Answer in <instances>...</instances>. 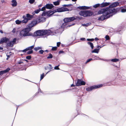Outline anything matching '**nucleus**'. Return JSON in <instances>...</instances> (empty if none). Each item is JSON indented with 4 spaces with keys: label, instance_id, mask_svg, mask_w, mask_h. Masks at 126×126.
I'll list each match as a JSON object with an SVG mask.
<instances>
[{
    "label": "nucleus",
    "instance_id": "obj_1",
    "mask_svg": "<svg viewBox=\"0 0 126 126\" xmlns=\"http://www.w3.org/2000/svg\"><path fill=\"white\" fill-rule=\"evenodd\" d=\"M57 32L53 31L52 29L51 30H39L36 31L34 33L33 35L34 36H43V37L45 38L48 35H54L55 33Z\"/></svg>",
    "mask_w": 126,
    "mask_h": 126
},
{
    "label": "nucleus",
    "instance_id": "obj_2",
    "mask_svg": "<svg viewBox=\"0 0 126 126\" xmlns=\"http://www.w3.org/2000/svg\"><path fill=\"white\" fill-rule=\"evenodd\" d=\"M105 8L101 9L98 12V14H102L103 15L99 17L98 19L100 20H103L109 18L113 16Z\"/></svg>",
    "mask_w": 126,
    "mask_h": 126
},
{
    "label": "nucleus",
    "instance_id": "obj_3",
    "mask_svg": "<svg viewBox=\"0 0 126 126\" xmlns=\"http://www.w3.org/2000/svg\"><path fill=\"white\" fill-rule=\"evenodd\" d=\"M119 4V2H114L110 5L109 7L105 8L109 12V13H110L112 15H113L116 14L117 12L119 10L118 8L115 9L114 8L118 6Z\"/></svg>",
    "mask_w": 126,
    "mask_h": 126
},
{
    "label": "nucleus",
    "instance_id": "obj_4",
    "mask_svg": "<svg viewBox=\"0 0 126 126\" xmlns=\"http://www.w3.org/2000/svg\"><path fill=\"white\" fill-rule=\"evenodd\" d=\"M31 30L28 27L23 29L20 32L19 35L22 37L32 35V34L29 32Z\"/></svg>",
    "mask_w": 126,
    "mask_h": 126
},
{
    "label": "nucleus",
    "instance_id": "obj_5",
    "mask_svg": "<svg viewBox=\"0 0 126 126\" xmlns=\"http://www.w3.org/2000/svg\"><path fill=\"white\" fill-rule=\"evenodd\" d=\"M67 25V23L64 22L63 23L61 26L59 28L56 27L52 29V30L53 31H55V32H57V33H56L55 34L58 33H61L62 31H63V29Z\"/></svg>",
    "mask_w": 126,
    "mask_h": 126
},
{
    "label": "nucleus",
    "instance_id": "obj_6",
    "mask_svg": "<svg viewBox=\"0 0 126 126\" xmlns=\"http://www.w3.org/2000/svg\"><path fill=\"white\" fill-rule=\"evenodd\" d=\"M35 16L33 15H30L29 14H26V16L24 15L23 16V18L24 19L22 20V22H25V23H26L29 20H31V19L34 17Z\"/></svg>",
    "mask_w": 126,
    "mask_h": 126
},
{
    "label": "nucleus",
    "instance_id": "obj_7",
    "mask_svg": "<svg viewBox=\"0 0 126 126\" xmlns=\"http://www.w3.org/2000/svg\"><path fill=\"white\" fill-rule=\"evenodd\" d=\"M103 86L102 84L94 85L91 86L87 88L86 90L88 91H90L94 89H97L102 87Z\"/></svg>",
    "mask_w": 126,
    "mask_h": 126
},
{
    "label": "nucleus",
    "instance_id": "obj_8",
    "mask_svg": "<svg viewBox=\"0 0 126 126\" xmlns=\"http://www.w3.org/2000/svg\"><path fill=\"white\" fill-rule=\"evenodd\" d=\"M83 95V93L81 92L79 94H78L77 96L78 99L77 101L78 103L79 104V106H80L81 103L82 102Z\"/></svg>",
    "mask_w": 126,
    "mask_h": 126
},
{
    "label": "nucleus",
    "instance_id": "obj_9",
    "mask_svg": "<svg viewBox=\"0 0 126 126\" xmlns=\"http://www.w3.org/2000/svg\"><path fill=\"white\" fill-rule=\"evenodd\" d=\"M76 84L77 86H79L81 85H85V82L84 81L81 80L80 79H78Z\"/></svg>",
    "mask_w": 126,
    "mask_h": 126
},
{
    "label": "nucleus",
    "instance_id": "obj_10",
    "mask_svg": "<svg viewBox=\"0 0 126 126\" xmlns=\"http://www.w3.org/2000/svg\"><path fill=\"white\" fill-rule=\"evenodd\" d=\"M37 21H32L29 25L28 27L31 29V28L35 26L37 23Z\"/></svg>",
    "mask_w": 126,
    "mask_h": 126
},
{
    "label": "nucleus",
    "instance_id": "obj_11",
    "mask_svg": "<svg viewBox=\"0 0 126 126\" xmlns=\"http://www.w3.org/2000/svg\"><path fill=\"white\" fill-rule=\"evenodd\" d=\"M79 14L84 17H87V10L81 11L79 13Z\"/></svg>",
    "mask_w": 126,
    "mask_h": 126
},
{
    "label": "nucleus",
    "instance_id": "obj_12",
    "mask_svg": "<svg viewBox=\"0 0 126 126\" xmlns=\"http://www.w3.org/2000/svg\"><path fill=\"white\" fill-rule=\"evenodd\" d=\"M10 70L9 68H7L6 70L1 71H0V75H2L3 74L7 73Z\"/></svg>",
    "mask_w": 126,
    "mask_h": 126
},
{
    "label": "nucleus",
    "instance_id": "obj_13",
    "mask_svg": "<svg viewBox=\"0 0 126 126\" xmlns=\"http://www.w3.org/2000/svg\"><path fill=\"white\" fill-rule=\"evenodd\" d=\"M54 7V6L52 4H47L45 5L46 8L48 9H51Z\"/></svg>",
    "mask_w": 126,
    "mask_h": 126
},
{
    "label": "nucleus",
    "instance_id": "obj_14",
    "mask_svg": "<svg viewBox=\"0 0 126 126\" xmlns=\"http://www.w3.org/2000/svg\"><path fill=\"white\" fill-rule=\"evenodd\" d=\"M2 40V43H6L8 42L9 41V38H7L6 37H3L1 39Z\"/></svg>",
    "mask_w": 126,
    "mask_h": 126
},
{
    "label": "nucleus",
    "instance_id": "obj_15",
    "mask_svg": "<svg viewBox=\"0 0 126 126\" xmlns=\"http://www.w3.org/2000/svg\"><path fill=\"white\" fill-rule=\"evenodd\" d=\"M110 2H103L100 4L101 7H104L108 6L109 5H110Z\"/></svg>",
    "mask_w": 126,
    "mask_h": 126
},
{
    "label": "nucleus",
    "instance_id": "obj_16",
    "mask_svg": "<svg viewBox=\"0 0 126 126\" xmlns=\"http://www.w3.org/2000/svg\"><path fill=\"white\" fill-rule=\"evenodd\" d=\"M77 8L80 10L87 9H89V7L85 6H79L77 7Z\"/></svg>",
    "mask_w": 126,
    "mask_h": 126
},
{
    "label": "nucleus",
    "instance_id": "obj_17",
    "mask_svg": "<svg viewBox=\"0 0 126 126\" xmlns=\"http://www.w3.org/2000/svg\"><path fill=\"white\" fill-rule=\"evenodd\" d=\"M93 13L89 10H87V16H92Z\"/></svg>",
    "mask_w": 126,
    "mask_h": 126
},
{
    "label": "nucleus",
    "instance_id": "obj_18",
    "mask_svg": "<svg viewBox=\"0 0 126 126\" xmlns=\"http://www.w3.org/2000/svg\"><path fill=\"white\" fill-rule=\"evenodd\" d=\"M47 16L48 17H50L53 14V12L51 10H50L49 11H47Z\"/></svg>",
    "mask_w": 126,
    "mask_h": 126
},
{
    "label": "nucleus",
    "instance_id": "obj_19",
    "mask_svg": "<svg viewBox=\"0 0 126 126\" xmlns=\"http://www.w3.org/2000/svg\"><path fill=\"white\" fill-rule=\"evenodd\" d=\"M12 5L13 7H15L17 5V2L16 0H12Z\"/></svg>",
    "mask_w": 126,
    "mask_h": 126
},
{
    "label": "nucleus",
    "instance_id": "obj_20",
    "mask_svg": "<svg viewBox=\"0 0 126 126\" xmlns=\"http://www.w3.org/2000/svg\"><path fill=\"white\" fill-rule=\"evenodd\" d=\"M41 11V9L40 8H39L38 9L34 11V12L32 13V14L35 16V14H38Z\"/></svg>",
    "mask_w": 126,
    "mask_h": 126
},
{
    "label": "nucleus",
    "instance_id": "obj_21",
    "mask_svg": "<svg viewBox=\"0 0 126 126\" xmlns=\"http://www.w3.org/2000/svg\"><path fill=\"white\" fill-rule=\"evenodd\" d=\"M123 29L122 28V27H121L118 29L117 30L116 32H118L119 34H121L122 33V31L123 30Z\"/></svg>",
    "mask_w": 126,
    "mask_h": 126
},
{
    "label": "nucleus",
    "instance_id": "obj_22",
    "mask_svg": "<svg viewBox=\"0 0 126 126\" xmlns=\"http://www.w3.org/2000/svg\"><path fill=\"white\" fill-rule=\"evenodd\" d=\"M14 44L11 41L9 43H8L7 44V46H8L9 47H12Z\"/></svg>",
    "mask_w": 126,
    "mask_h": 126
},
{
    "label": "nucleus",
    "instance_id": "obj_23",
    "mask_svg": "<svg viewBox=\"0 0 126 126\" xmlns=\"http://www.w3.org/2000/svg\"><path fill=\"white\" fill-rule=\"evenodd\" d=\"M99 49H94L93 50H92L91 52L92 53H98L99 51Z\"/></svg>",
    "mask_w": 126,
    "mask_h": 126
},
{
    "label": "nucleus",
    "instance_id": "obj_24",
    "mask_svg": "<svg viewBox=\"0 0 126 126\" xmlns=\"http://www.w3.org/2000/svg\"><path fill=\"white\" fill-rule=\"evenodd\" d=\"M15 22L16 24L18 25L20 24L21 23H25V22H22V21H20L19 20H16V21Z\"/></svg>",
    "mask_w": 126,
    "mask_h": 126
},
{
    "label": "nucleus",
    "instance_id": "obj_25",
    "mask_svg": "<svg viewBox=\"0 0 126 126\" xmlns=\"http://www.w3.org/2000/svg\"><path fill=\"white\" fill-rule=\"evenodd\" d=\"M63 7L59 8L57 9V11L58 12H63Z\"/></svg>",
    "mask_w": 126,
    "mask_h": 126
},
{
    "label": "nucleus",
    "instance_id": "obj_26",
    "mask_svg": "<svg viewBox=\"0 0 126 126\" xmlns=\"http://www.w3.org/2000/svg\"><path fill=\"white\" fill-rule=\"evenodd\" d=\"M87 44L90 46L92 49H93L94 48V46L93 44L91 42H88L87 43Z\"/></svg>",
    "mask_w": 126,
    "mask_h": 126
},
{
    "label": "nucleus",
    "instance_id": "obj_27",
    "mask_svg": "<svg viewBox=\"0 0 126 126\" xmlns=\"http://www.w3.org/2000/svg\"><path fill=\"white\" fill-rule=\"evenodd\" d=\"M64 22L67 23L68 22H70L69 17L65 18L63 19Z\"/></svg>",
    "mask_w": 126,
    "mask_h": 126
},
{
    "label": "nucleus",
    "instance_id": "obj_28",
    "mask_svg": "<svg viewBox=\"0 0 126 126\" xmlns=\"http://www.w3.org/2000/svg\"><path fill=\"white\" fill-rule=\"evenodd\" d=\"M60 1L59 0H58L57 1L54 2H53L54 4L55 5H58L60 4Z\"/></svg>",
    "mask_w": 126,
    "mask_h": 126
},
{
    "label": "nucleus",
    "instance_id": "obj_29",
    "mask_svg": "<svg viewBox=\"0 0 126 126\" xmlns=\"http://www.w3.org/2000/svg\"><path fill=\"white\" fill-rule=\"evenodd\" d=\"M42 48V47H35L34 48V50L35 51H37L39 50L40 49H41Z\"/></svg>",
    "mask_w": 126,
    "mask_h": 126
},
{
    "label": "nucleus",
    "instance_id": "obj_30",
    "mask_svg": "<svg viewBox=\"0 0 126 126\" xmlns=\"http://www.w3.org/2000/svg\"><path fill=\"white\" fill-rule=\"evenodd\" d=\"M119 61V59H118L116 58L112 59L110 60V61L112 62H117L118 61Z\"/></svg>",
    "mask_w": 126,
    "mask_h": 126
},
{
    "label": "nucleus",
    "instance_id": "obj_31",
    "mask_svg": "<svg viewBox=\"0 0 126 126\" xmlns=\"http://www.w3.org/2000/svg\"><path fill=\"white\" fill-rule=\"evenodd\" d=\"M100 6L101 7L100 4L98 3L93 5V7L95 8H96Z\"/></svg>",
    "mask_w": 126,
    "mask_h": 126
},
{
    "label": "nucleus",
    "instance_id": "obj_32",
    "mask_svg": "<svg viewBox=\"0 0 126 126\" xmlns=\"http://www.w3.org/2000/svg\"><path fill=\"white\" fill-rule=\"evenodd\" d=\"M39 92H41V93H42V92H41V90L40 88H38V92H37L34 95V96H33V98L35 96H36L37 95V94L38 93H39Z\"/></svg>",
    "mask_w": 126,
    "mask_h": 126
},
{
    "label": "nucleus",
    "instance_id": "obj_33",
    "mask_svg": "<svg viewBox=\"0 0 126 126\" xmlns=\"http://www.w3.org/2000/svg\"><path fill=\"white\" fill-rule=\"evenodd\" d=\"M34 46L32 45V46L28 47L27 48L28 50H32V49H33L34 48Z\"/></svg>",
    "mask_w": 126,
    "mask_h": 126
},
{
    "label": "nucleus",
    "instance_id": "obj_34",
    "mask_svg": "<svg viewBox=\"0 0 126 126\" xmlns=\"http://www.w3.org/2000/svg\"><path fill=\"white\" fill-rule=\"evenodd\" d=\"M70 22L76 19V18L74 17H69Z\"/></svg>",
    "mask_w": 126,
    "mask_h": 126
},
{
    "label": "nucleus",
    "instance_id": "obj_35",
    "mask_svg": "<svg viewBox=\"0 0 126 126\" xmlns=\"http://www.w3.org/2000/svg\"><path fill=\"white\" fill-rule=\"evenodd\" d=\"M16 38H14L12 41H11L14 44H16Z\"/></svg>",
    "mask_w": 126,
    "mask_h": 126
},
{
    "label": "nucleus",
    "instance_id": "obj_36",
    "mask_svg": "<svg viewBox=\"0 0 126 126\" xmlns=\"http://www.w3.org/2000/svg\"><path fill=\"white\" fill-rule=\"evenodd\" d=\"M47 11L46 12H45V11H44L42 14V16H44L46 15L47 16Z\"/></svg>",
    "mask_w": 126,
    "mask_h": 126
},
{
    "label": "nucleus",
    "instance_id": "obj_37",
    "mask_svg": "<svg viewBox=\"0 0 126 126\" xmlns=\"http://www.w3.org/2000/svg\"><path fill=\"white\" fill-rule=\"evenodd\" d=\"M53 57V56L52 54L50 53L49 54V56L47 57V58L48 59H51Z\"/></svg>",
    "mask_w": 126,
    "mask_h": 126
},
{
    "label": "nucleus",
    "instance_id": "obj_38",
    "mask_svg": "<svg viewBox=\"0 0 126 126\" xmlns=\"http://www.w3.org/2000/svg\"><path fill=\"white\" fill-rule=\"evenodd\" d=\"M91 23H87L85 24H82V25L85 26L86 27H87L89 25H91Z\"/></svg>",
    "mask_w": 126,
    "mask_h": 126
},
{
    "label": "nucleus",
    "instance_id": "obj_39",
    "mask_svg": "<svg viewBox=\"0 0 126 126\" xmlns=\"http://www.w3.org/2000/svg\"><path fill=\"white\" fill-rule=\"evenodd\" d=\"M63 12H64L65 11H69V10L68 9V8H65V7H63Z\"/></svg>",
    "mask_w": 126,
    "mask_h": 126
},
{
    "label": "nucleus",
    "instance_id": "obj_40",
    "mask_svg": "<svg viewBox=\"0 0 126 126\" xmlns=\"http://www.w3.org/2000/svg\"><path fill=\"white\" fill-rule=\"evenodd\" d=\"M45 76L44 75V74L43 73L42 74H41L40 76V80H41L42 79L44 78Z\"/></svg>",
    "mask_w": 126,
    "mask_h": 126
},
{
    "label": "nucleus",
    "instance_id": "obj_41",
    "mask_svg": "<svg viewBox=\"0 0 126 126\" xmlns=\"http://www.w3.org/2000/svg\"><path fill=\"white\" fill-rule=\"evenodd\" d=\"M33 52V51L32 50H30L28 51L27 53L28 54H30L32 53Z\"/></svg>",
    "mask_w": 126,
    "mask_h": 126
},
{
    "label": "nucleus",
    "instance_id": "obj_42",
    "mask_svg": "<svg viewBox=\"0 0 126 126\" xmlns=\"http://www.w3.org/2000/svg\"><path fill=\"white\" fill-rule=\"evenodd\" d=\"M95 56L96 57V58H94V60H103V59H101V58H100L98 57V56Z\"/></svg>",
    "mask_w": 126,
    "mask_h": 126
},
{
    "label": "nucleus",
    "instance_id": "obj_43",
    "mask_svg": "<svg viewBox=\"0 0 126 126\" xmlns=\"http://www.w3.org/2000/svg\"><path fill=\"white\" fill-rule=\"evenodd\" d=\"M57 47H52L51 50L52 51L56 50L57 49Z\"/></svg>",
    "mask_w": 126,
    "mask_h": 126
},
{
    "label": "nucleus",
    "instance_id": "obj_44",
    "mask_svg": "<svg viewBox=\"0 0 126 126\" xmlns=\"http://www.w3.org/2000/svg\"><path fill=\"white\" fill-rule=\"evenodd\" d=\"M105 38L106 39V40H110V39L109 36L108 35L106 36Z\"/></svg>",
    "mask_w": 126,
    "mask_h": 126
},
{
    "label": "nucleus",
    "instance_id": "obj_45",
    "mask_svg": "<svg viewBox=\"0 0 126 126\" xmlns=\"http://www.w3.org/2000/svg\"><path fill=\"white\" fill-rule=\"evenodd\" d=\"M94 39L93 38L92 39H89L88 38L87 39V40L88 41L92 42L94 41Z\"/></svg>",
    "mask_w": 126,
    "mask_h": 126
},
{
    "label": "nucleus",
    "instance_id": "obj_46",
    "mask_svg": "<svg viewBox=\"0 0 126 126\" xmlns=\"http://www.w3.org/2000/svg\"><path fill=\"white\" fill-rule=\"evenodd\" d=\"M121 12L122 13H124L126 12V9L123 8L121 9Z\"/></svg>",
    "mask_w": 126,
    "mask_h": 126
},
{
    "label": "nucleus",
    "instance_id": "obj_47",
    "mask_svg": "<svg viewBox=\"0 0 126 126\" xmlns=\"http://www.w3.org/2000/svg\"><path fill=\"white\" fill-rule=\"evenodd\" d=\"M44 52V51L42 49H41L39 51V53L40 54H43Z\"/></svg>",
    "mask_w": 126,
    "mask_h": 126
},
{
    "label": "nucleus",
    "instance_id": "obj_48",
    "mask_svg": "<svg viewBox=\"0 0 126 126\" xmlns=\"http://www.w3.org/2000/svg\"><path fill=\"white\" fill-rule=\"evenodd\" d=\"M60 66L59 65L58 66H55L54 67V69L55 70H60V69L59 67V66Z\"/></svg>",
    "mask_w": 126,
    "mask_h": 126
},
{
    "label": "nucleus",
    "instance_id": "obj_49",
    "mask_svg": "<svg viewBox=\"0 0 126 126\" xmlns=\"http://www.w3.org/2000/svg\"><path fill=\"white\" fill-rule=\"evenodd\" d=\"M28 50L27 48H26L25 49L23 50H20L19 51L20 52H26V51H27Z\"/></svg>",
    "mask_w": 126,
    "mask_h": 126
},
{
    "label": "nucleus",
    "instance_id": "obj_50",
    "mask_svg": "<svg viewBox=\"0 0 126 126\" xmlns=\"http://www.w3.org/2000/svg\"><path fill=\"white\" fill-rule=\"evenodd\" d=\"M72 4H64L63 5V7H66V6H72Z\"/></svg>",
    "mask_w": 126,
    "mask_h": 126
},
{
    "label": "nucleus",
    "instance_id": "obj_51",
    "mask_svg": "<svg viewBox=\"0 0 126 126\" xmlns=\"http://www.w3.org/2000/svg\"><path fill=\"white\" fill-rule=\"evenodd\" d=\"M35 1V0H29V2L31 4H33Z\"/></svg>",
    "mask_w": 126,
    "mask_h": 126
},
{
    "label": "nucleus",
    "instance_id": "obj_52",
    "mask_svg": "<svg viewBox=\"0 0 126 126\" xmlns=\"http://www.w3.org/2000/svg\"><path fill=\"white\" fill-rule=\"evenodd\" d=\"M26 58L27 59L29 60L31 59V56L30 55L26 57Z\"/></svg>",
    "mask_w": 126,
    "mask_h": 126
},
{
    "label": "nucleus",
    "instance_id": "obj_53",
    "mask_svg": "<svg viewBox=\"0 0 126 126\" xmlns=\"http://www.w3.org/2000/svg\"><path fill=\"white\" fill-rule=\"evenodd\" d=\"M49 67H48V69L50 70L52 69L53 68V67L50 64L48 65Z\"/></svg>",
    "mask_w": 126,
    "mask_h": 126
},
{
    "label": "nucleus",
    "instance_id": "obj_54",
    "mask_svg": "<svg viewBox=\"0 0 126 126\" xmlns=\"http://www.w3.org/2000/svg\"><path fill=\"white\" fill-rule=\"evenodd\" d=\"M46 8V7H45V6H44L42 8H41V11H44Z\"/></svg>",
    "mask_w": 126,
    "mask_h": 126
},
{
    "label": "nucleus",
    "instance_id": "obj_55",
    "mask_svg": "<svg viewBox=\"0 0 126 126\" xmlns=\"http://www.w3.org/2000/svg\"><path fill=\"white\" fill-rule=\"evenodd\" d=\"M61 42H58L57 43V46L58 47H59L61 44Z\"/></svg>",
    "mask_w": 126,
    "mask_h": 126
},
{
    "label": "nucleus",
    "instance_id": "obj_56",
    "mask_svg": "<svg viewBox=\"0 0 126 126\" xmlns=\"http://www.w3.org/2000/svg\"><path fill=\"white\" fill-rule=\"evenodd\" d=\"M92 58H90V59H88L86 61V63H88L89 62H90V61H91L92 60Z\"/></svg>",
    "mask_w": 126,
    "mask_h": 126
},
{
    "label": "nucleus",
    "instance_id": "obj_57",
    "mask_svg": "<svg viewBox=\"0 0 126 126\" xmlns=\"http://www.w3.org/2000/svg\"><path fill=\"white\" fill-rule=\"evenodd\" d=\"M52 12H53V14L57 12V9L53 10V11H52Z\"/></svg>",
    "mask_w": 126,
    "mask_h": 126
},
{
    "label": "nucleus",
    "instance_id": "obj_58",
    "mask_svg": "<svg viewBox=\"0 0 126 126\" xmlns=\"http://www.w3.org/2000/svg\"><path fill=\"white\" fill-rule=\"evenodd\" d=\"M104 46V45H103V46L102 47H100L99 46H97V48H98V49H99L101 48L102 47H103V46Z\"/></svg>",
    "mask_w": 126,
    "mask_h": 126
},
{
    "label": "nucleus",
    "instance_id": "obj_59",
    "mask_svg": "<svg viewBox=\"0 0 126 126\" xmlns=\"http://www.w3.org/2000/svg\"><path fill=\"white\" fill-rule=\"evenodd\" d=\"M17 63L19 64H20L22 63H23L21 61H19L18 62H17Z\"/></svg>",
    "mask_w": 126,
    "mask_h": 126
},
{
    "label": "nucleus",
    "instance_id": "obj_60",
    "mask_svg": "<svg viewBox=\"0 0 126 126\" xmlns=\"http://www.w3.org/2000/svg\"><path fill=\"white\" fill-rule=\"evenodd\" d=\"M64 53L63 51V50H60L59 51V53L60 54L62 53Z\"/></svg>",
    "mask_w": 126,
    "mask_h": 126
},
{
    "label": "nucleus",
    "instance_id": "obj_61",
    "mask_svg": "<svg viewBox=\"0 0 126 126\" xmlns=\"http://www.w3.org/2000/svg\"><path fill=\"white\" fill-rule=\"evenodd\" d=\"M6 56L7 57V58H6L7 60H8L9 58L10 57V56L9 55H6Z\"/></svg>",
    "mask_w": 126,
    "mask_h": 126
},
{
    "label": "nucleus",
    "instance_id": "obj_62",
    "mask_svg": "<svg viewBox=\"0 0 126 126\" xmlns=\"http://www.w3.org/2000/svg\"><path fill=\"white\" fill-rule=\"evenodd\" d=\"M94 55H91V57L93 58H94H94H96V57Z\"/></svg>",
    "mask_w": 126,
    "mask_h": 126
},
{
    "label": "nucleus",
    "instance_id": "obj_63",
    "mask_svg": "<svg viewBox=\"0 0 126 126\" xmlns=\"http://www.w3.org/2000/svg\"><path fill=\"white\" fill-rule=\"evenodd\" d=\"M85 39V38H80V40L82 41H84Z\"/></svg>",
    "mask_w": 126,
    "mask_h": 126
},
{
    "label": "nucleus",
    "instance_id": "obj_64",
    "mask_svg": "<svg viewBox=\"0 0 126 126\" xmlns=\"http://www.w3.org/2000/svg\"><path fill=\"white\" fill-rule=\"evenodd\" d=\"M95 39L96 40V41H97V40H99V39L98 38H97V37H96L95 38Z\"/></svg>",
    "mask_w": 126,
    "mask_h": 126
}]
</instances>
